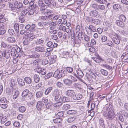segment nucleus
Here are the masks:
<instances>
[{
	"mask_svg": "<svg viewBox=\"0 0 128 128\" xmlns=\"http://www.w3.org/2000/svg\"><path fill=\"white\" fill-rule=\"evenodd\" d=\"M108 104L110 109L106 105L103 108L102 112L106 119L112 121L115 117V111L114 109L112 107V102H110Z\"/></svg>",
	"mask_w": 128,
	"mask_h": 128,
	"instance_id": "f257e3e1",
	"label": "nucleus"
},
{
	"mask_svg": "<svg viewBox=\"0 0 128 128\" xmlns=\"http://www.w3.org/2000/svg\"><path fill=\"white\" fill-rule=\"evenodd\" d=\"M120 36L117 34H115L112 39L113 42L117 44H119L120 42Z\"/></svg>",
	"mask_w": 128,
	"mask_h": 128,
	"instance_id": "f03ea898",
	"label": "nucleus"
},
{
	"mask_svg": "<svg viewBox=\"0 0 128 128\" xmlns=\"http://www.w3.org/2000/svg\"><path fill=\"white\" fill-rule=\"evenodd\" d=\"M54 95L55 96L54 99L56 101L60 100L61 99V97L59 94V92L58 90H55L54 92Z\"/></svg>",
	"mask_w": 128,
	"mask_h": 128,
	"instance_id": "7ed1b4c3",
	"label": "nucleus"
},
{
	"mask_svg": "<svg viewBox=\"0 0 128 128\" xmlns=\"http://www.w3.org/2000/svg\"><path fill=\"white\" fill-rule=\"evenodd\" d=\"M76 73L77 75L74 72L72 73V74L74 76H76V78H82L84 76V74L80 70L78 69L76 70Z\"/></svg>",
	"mask_w": 128,
	"mask_h": 128,
	"instance_id": "20e7f679",
	"label": "nucleus"
},
{
	"mask_svg": "<svg viewBox=\"0 0 128 128\" xmlns=\"http://www.w3.org/2000/svg\"><path fill=\"white\" fill-rule=\"evenodd\" d=\"M66 95L70 97H72L75 94V92L72 90H69L66 92Z\"/></svg>",
	"mask_w": 128,
	"mask_h": 128,
	"instance_id": "39448f33",
	"label": "nucleus"
},
{
	"mask_svg": "<svg viewBox=\"0 0 128 128\" xmlns=\"http://www.w3.org/2000/svg\"><path fill=\"white\" fill-rule=\"evenodd\" d=\"M4 56L3 57L5 58L6 59H8L10 57V56H13L12 54H11L10 52L9 51L6 52V50L3 51Z\"/></svg>",
	"mask_w": 128,
	"mask_h": 128,
	"instance_id": "423d86ee",
	"label": "nucleus"
},
{
	"mask_svg": "<svg viewBox=\"0 0 128 128\" xmlns=\"http://www.w3.org/2000/svg\"><path fill=\"white\" fill-rule=\"evenodd\" d=\"M44 108H46L43 105L41 102L38 101V102L36 105V108L38 110H42L44 108Z\"/></svg>",
	"mask_w": 128,
	"mask_h": 128,
	"instance_id": "0eeeda50",
	"label": "nucleus"
},
{
	"mask_svg": "<svg viewBox=\"0 0 128 128\" xmlns=\"http://www.w3.org/2000/svg\"><path fill=\"white\" fill-rule=\"evenodd\" d=\"M82 97L83 96L80 94H75L73 96L72 98L74 100H80Z\"/></svg>",
	"mask_w": 128,
	"mask_h": 128,
	"instance_id": "6e6552de",
	"label": "nucleus"
},
{
	"mask_svg": "<svg viewBox=\"0 0 128 128\" xmlns=\"http://www.w3.org/2000/svg\"><path fill=\"white\" fill-rule=\"evenodd\" d=\"M35 38V36L32 33H30L29 34H28L24 36V38H27L29 39L30 40H33Z\"/></svg>",
	"mask_w": 128,
	"mask_h": 128,
	"instance_id": "1a4fd4ad",
	"label": "nucleus"
},
{
	"mask_svg": "<svg viewBox=\"0 0 128 128\" xmlns=\"http://www.w3.org/2000/svg\"><path fill=\"white\" fill-rule=\"evenodd\" d=\"M14 5L15 6L16 10L17 9H19L22 8V3L18 2L17 1H16L15 2Z\"/></svg>",
	"mask_w": 128,
	"mask_h": 128,
	"instance_id": "9d476101",
	"label": "nucleus"
},
{
	"mask_svg": "<svg viewBox=\"0 0 128 128\" xmlns=\"http://www.w3.org/2000/svg\"><path fill=\"white\" fill-rule=\"evenodd\" d=\"M38 5L42 7V9L43 10H45L46 8L47 7L46 5H45L42 0H39L38 2Z\"/></svg>",
	"mask_w": 128,
	"mask_h": 128,
	"instance_id": "9b49d317",
	"label": "nucleus"
},
{
	"mask_svg": "<svg viewBox=\"0 0 128 128\" xmlns=\"http://www.w3.org/2000/svg\"><path fill=\"white\" fill-rule=\"evenodd\" d=\"M8 42L9 43H14L16 42V39L15 38L13 37H9L7 38Z\"/></svg>",
	"mask_w": 128,
	"mask_h": 128,
	"instance_id": "f8f14e48",
	"label": "nucleus"
},
{
	"mask_svg": "<svg viewBox=\"0 0 128 128\" xmlns=\"http://www.w3.org/2000/svg\"><path fill=\"white\" fill-rule=\"evenodd\" d=\"M116 23L118 26L122 27H123L124 26V22L122 21L119 20H117L116 21Z\"/></svg>",
	"mask_w": 128,
	"mask_h": 128,
	"instance_id": "ddd939ff",
	"label": "nucleus"
},
{
	"mask_svg": "<svg viewBox=\"0 0 128 128\" xmlns=\"http://www.w3.org/2000/svg\"><path fill=\"white\" fill-rule=\"evenodd\" d=\"M34 50L36 51L39 52H42L44 50V48L42 46H36Z\"/></svg>",
	"mask_w": 128,
	"mask_h": 128,
	"instance_id": "4468645a",
	"label": "nucleus"
},
{
	"mask_svg": "<svg viewBox=\"0 0 128 128\" xmlns=\"http://www.w3.org/2000/svg\"><path fill=\"white\" fill-rule=\"evenodd\" d=\"M68 78H69L70 80H72V82H76L77 80L76 77L74 76L72 74L68 76Z\"/></svg>",
	"mask_w": 128,
	"mask_h": 128,
	"instance_id": "2eb2a0df",
	"label": "nucleus"
},
{
	"mask_svg": "<svg viewBox=\"0 0 128 128\" xmlns=\"http://www.w3.org/2000/svg\"><path fill=\"white\" fill-rule=\"evenodd\" d=\"M90 16H96L98 14V12L96 10L91 11L90 12Z\"/></svg>",
	"mask_w": 128,
	"mask_h": 128,
	"instance_id": "dca6fc26",
	"label": "nucleus"
},
{
	"mask_svg": "<svg viewBox=\"0 0 128 128\" xmlns=\"http://www.w3.org/2000/svg\"><path fill=\"white\" fill-rule=\"evenodd\" d=\"M10 86L12 87V89H13L15 87L16 84V82L14 79H12L11 80L10 83Z\"/></svg>",
	"mask_w": 128,
	"mask_h": 128,
	"instance_id": "f3484780",
	"label": "nucleus"
},
{
	"mask_svg": "<svg viewBox=\"0 0 128 128\" xmlns=\"http://www.w3.org/2000/svg\"><path fill=\"white\" fill-rule=\"evenodd\" d=\"M104 59L108 63H112L113 62V60L108 56H105Z\"/></svg>",
	"mask_w": 128,
	"mask_h": 128,
	"instance_id": "a211bd4d",
	"label": "nucleus"
},
{
	"mask_svg": "<svg viewBox=\"0 0 128 128\" xmlns=\"http://www.w3.org/2000/svg\"><path fill=\"white\" fill-rule=\"evenodd\" d=\"M64 83L66 84L70 85L72 84V80L66 78L63 80Z\"/></svg>",
	"mask_w": 128,
	"mask_h": 128,
	"instance_id": "6ab92c4d",
	"label": "nucleus"
},
{
	"mask_svg": "<svg viewBox=\"0 0 128 128\" xmlns=\"http://www.w3.org/2000/svg\"><path fill=\"white\" fill-rule=\"evenodd\" d=\"M23 38L24 40L23 41V44L25 45H26L28 44L30 42L32 41L29 39L27 38H24V36L23 37Z\"/></svg>",
	"mask_w": 128,
	"mask_h": 128,
	"instance_id": "aec40b11",
	"label": "nucleus"
},
{
	"mask_svg": "<svg viewBox=\"0 0 128 128\" xmlns=\"http://www.w3.org/2000/svg\"><path fill=\"white\" fill-rule=\"evenodd\" d=\"M42 101L44 103L43 105L44 106L46 109H48L47 105L48 104V99L44 98L42 100Z\"/></svg>",
	"mask_w": 128,
	"mask_h": 128,
	"instance_id": "412c9836",
	"label": "nucleus"
},
{
	"mask_svg": "<svg viewBox=\"0 0 128 128\" xmlns=\"http://www.w3.org/2000/svg\"><path fill=\"white\" fill-rule=\"evenodd\" d=\"M119 20L120 21L124 22H125L126 20V18L125 16L123 14H121L118 17Z\"/></svg>",
	"mask_w": 128,
	"mask_h": 128,
	"instance_id": "4be33fe9",
	"label": "nucleus"
},
{
	"mask_svg": "<svg viewBox=\"0 0 128 128\" xmlns=\"http://www.w3.org/2000/svg\"><path fill=\"white\" fill-rule=\"evenodd\" d=\"M24 80L26 83L28 84H30L32 82V79L30 77H26L24 78Z\"/></svg>",
	"mask_w": 128,
	"mask_h": 128,
	"instance_id": "5701e85b",
	"label": "nucleus"
},
{
	"mask_svg": "<svg viewBox=\"0 0 128 128\" xmlns=\"http://www.w3.org/2000/svg\"><path fill=\"white\" fill-rule=\"evenodd\" d=\"M29 92V90L28 89L25 90L22 92V97L26 96L28 94Z\"/></svg>",
	"mask_w": 128,
	"mask_h": 128,
	"instance_id": "b1692460",
	"label": "nucleus"
},
{
	"mask_svg": "<svg viewBox=\"0 0 128 128\" xmlns=\"http://www.w3.org/2000/svg\"><path fill=\"white\" fill-rule=\"evenodd\" d=\"M91 21L92 23L96 24H99L100 23V20L98 19L92 18V19Z\"/></svg>",
	"mask_w": 128,
	"mask_h": 128,
	"instance_id": "393cba45",
	"label": "nucleus"
},
{
	"mask_svg": "<svg viewBox=\"0 0 128 128\" xmlns=\"http://www.w3.org/2000/svg\"><path fill=\"white\" fill-rule=\"evenodd\" d=\"M70 107V106L68 104H64L62 108L64 110H66L69 109Z\"/></svg>",
	"mask_w": 128,
	"mask_h": 128,
	"instance_id": "a878e982",
	"label": "nucleus"
},
{
	"mask_svg": "<svg viewBox=\"0 0 128 128\" xmlns=\"http://www.w3.org/2000/svg\"><path fill=\"white\" fill-rule=\"evenodd\" d=\"M43 92L41 91H38L36 94V96L38 98H41L42 96Z\"/></svg>",
	"mask_w": 128,
	"mask_h": 128,
	"instance_id": "bb28decb",
	"label": "nucleus"
},
{
	"mask_svg": "<svg viewBox=\"0 0 128 128\" xmlns=\"http://www.w3.org/2000/svg\"><path fill=\"white\" fill-rule=\"evenodd\" d=\"M85 28L88 34L89 35L92 34V32L90 26H86Z\"/></svg>",
	"mask_w": 128,
	"mask_h": 128,
	"instance_id": "cd10ccee",
	"label": "nucleus"
},
{
	"mask_svg": "<svg viewBox=\"0 0 128 128\" xmlns=\"http://www.w3.org/2000/svg\"><path fill=\"white\" fill-rule=\"evenodd\" d=\"M34 82L36 83H38L40 80L39 76L37 74H35L34 76Z\"/></svg>",
	"mask_w": 128,
	"mask_h": 128,
	"instance_id": "c85d7f7f",
	"label": "nucleus"
},
{
	"mask_svg": "<svg viewBox=\"0 0 128 128\" xmlns=\"http://www.w3.org/2000/svg\"><path fill=\"white\" fill-rule=\"evenodd\" d=\"M62 121V120L61 118H57L54 119H53L52 120H51L50 121L51 122H53L56 123H58Z\"/></svg>",
	"mask_w": 128,
	"mask_h": 128,
	"instance_id": "c756f323",
	"label": "nucleus"
},
{
	"mask_svg": "<svg viewBox=\"0 0 128 128\" xmlns=\"http://www.w3.org/2000/svg\"><path fill=\"white\" fill-rule=\"evenodd\" d=\"M16 46H13V47L12 48L11 51L10 52L11 54H12L13 56H14L16 53Z\"/></svg>",
	"mask_w": 128,
	"mask_h": 128,
	"instance_id": "7c9ffc66",
	"label": "nucleus"
},
{
	"mask_svg": "<svg viewBox=\"0 0 128 128\" xmlns=\"http://www.w3.org/2000/svg\"><path fill=\"white\" fill-rule=\"evenodd\" d=\"M6 30L4 28V26H0V35L4 34L6 32Z\"/></svg>",
	"mask_w": 128,
	"mask_h": 128,
	"instance_id": "2f4dec72",
	"label": "nucleus"
},
{
	"mask_svg": "<svg viewBox=\"0 0 128 128\" xmlns=\"http://www.w3.org/2000/svg\"><path fill=\"white\" fill-rule=\"evenodd\" d=\"M117 116L119 118L120 120L122 122H123L124 121V119L123 116L120 113H118L117 114Z\"/></svg>",
	"mask_w": 128,
	"mask_h": 128,
	"instance_id": "473e14b6",
	"label": "nucleus"
},
{
	"mask_svg": "<svg viewBox=\"0 0 128 128\" xmlns=\"http://www.w3.org/2000/svg\"><path fill=\"white\" fill-rule=\"evenodd\" d=\"M19 94V92L18 91H16L14 92L13 96V98L14 99H16L18 97Z\"/></svg>",
	"mask_w": 128,
	"mask_h": 128,
	"instance_id": "72a5a7b5",
	"label": "nucleus"
},
{
	"mask_svg": "<svg viewBox=\"0 0 128 128\" xmlns=\"http://www.w3.org/2000/svg\"><path fill=\"white\" fill-rule=\"evenodd\" d=\"M61 100L64 102H69L70 100L69 98L66 97H62L61 98Z\"/></svg>",
	"mask_w": 128,
	"mask_h": 128,
	"instance_id": "f704fd0d",
	"label": "nucleus"
},
{
	"mask_svg": "<svg viewBox=\"0 0 128 128\" xmlns=\"http://www.w3.org/2000/svg\"><path fill=\"white\" fill-rule=\"evenodd\" d=\"M14 27L15 31L17 32H18L19 31V25L15 23L14 24Z\"/></svg>",
	"mask_w": 128,
	"mask_h": 128,
	"instance_id": "c9c22d12",
	"label": "nucleus"
},
{
	"mask_svg": "<svg viewBox=\"0 0 128 128\" xmlns=\"http://www.w3.org/2000/svg\"><path fill=\"white\" fill-rule=\"evenodd\" d=\"M17 80L18 81V83L21 86L24 85L25 82L22 80L18 78L17 79Z\"/></svg>",
	"mask_w": 128,
	"mask_h": 128,
	"instance_id": "e433bc0d",
	"label": "nucleus"
},
{
	"mask_svg": "<svg viewBox=\"0 0 128 128\" xmlns=\"http://www.w3.org/2000/svg\"><path fill=\"white\" fill-rule=\"evenodd\" d=\"M100 72L102 75L105 76H107L108 74V72L107 71L104 69L101 70Z\"/></svg>",
	"mask_w": 128,
	"mask_h": 128,
	"instance_id": "4c0bfd02",
	"label": "nucleus"
},
{
	"mask_svg": "<svg viewBox=\"0 0 128 128\" xmlns=\"http://www.w3.org/2000/svg\"><path fill=\"white\" fill-rule=\"evenodd\" d=\"M113 8L115 10H117L120 8V7L119 4H115L113 5Z\"/></svg>",
	"mask_w": 128,
	"mask_h": 128,
	"instance_id": "58836bf2",
	"label": "nucleus"
},
{
	"mask_svg": "<svg viewBox=\"0 0 128 128\" xmlns=\"http://www.w3.org/2000/svg\"><path fill=\"white\" fill-rule=\"evenodd\" d=\"M26 110V108L25 107L22 106L19 107L18 108V110L19 112H24Z\"/></svg>",
	"mask_w": 128,
	"mask_h": 128,
	"instance_id": "ea45409f",
	"label": "nucleus"
},
{
	"mask_svg": "<svg viewBox=\"0 0 128 128\" xmlns=\"http://www.w3.org/2000/svg\"><path fill=\"white\" fill-rule=\"evenodd\" d=\"M1 120L0 123L2 124H3L6 122L7 121V118L6 116L4 117H2V118H1Z\"/></svg>",
	"mask_w": 128,
	"mask_h": 128,
	"instance_id": "a19ab883",
	"label": "nucleus"
},
{
	"mask_svg": "<svg viewBox=\"0 0 128 128\" xmlns=\"http://www.w3.org/2000/svg\"><path fill=\"white\" fill-rule=\"evenodd\" d=\"M50 5H52L53 6H54L56 5V4L54 0H48V7Z\"/></svg>",
	"mask_w": 128,
	"mask_h": 128,
	"instance_id": "79ce46f5",
	"label": "nucleus"
},
{
	"mask_svg": "<svg viewBox=\"0 0 128 128\" xmlns=\"http://www.w3.org/2000/svg\"><path fill=\"white\" fill-rule=\"evenodd\" d=\"M44 42L43 40L42 39H41L37 40L36 42L37 45H42L43 44Z\"/></svg>",
	"mask_w": 128,
	"mask_h": 128,
	"instance_id": "37998d69",
	"label": "nucleus"
},
{
	"mask_svg": "<svg viewBox=\"0 0 128 128\" xmlns=\"http://www.w3.org/2000/svg\"><path fill=\"white\" fill-rule=\"evenodd\" d=\"M9 7L10 9L12 10L13 11H15L16 10L14 5V6L13 4H9Z\"/></svg>",
	"mask_w": 128,
	"mask_h": 128,
	"instance_id": "c03bdc74",
	"label": "nucleus"
},
{
	"mask_svg": "<svg viewBox=\"0 0 128 128\" xmlns=\"http://www.w3.org/2000/svg\"><path fill=\"white\" fill-rule=\"evenodd\" d=\"M6 102L7 100L4 97H1L0 98V103H3L6 104V103H7Z\"/></svg>",
	"mask_w": 128,
	"mask_h": 128,
	"instance_id": "a18cd8bd",
	"label": "nucleus"
},
{
	"mask_svg": "<svg viewBox=\"0 0 128 128\" xmlns=\"http://www.w3.org/2000/svg\"><path fill=\"white\" fill-rule=\"evenodd\" d=\"M9 34L11 35H14L15 34V31L12 29L10 28L8 30Z\"/></svg>",
	"mask_w": 128,
	"mask_h": 128,
	"instance_id": "49530a36",
	"label": "nucleus"
},
{
	"mask_svg": "<svg viewBox=\"0 0 128 128\" xmlns=\"http://www.w3.org/2000/svg\"><path fill=\"white\" fill-rule=\"evenodd\" d=\"M28 14L30 15H32L35 12V9H32L29 10H28Z\"/></svg>",
	"mask_w": 128,
	"mask_h": 128,
	"instance_id": "de8ad7c7",
	"label": "nucleus"
},
{
	"mask_svg": "<svg viewBox=\"0 0 128 128\" xmlns=\"http://www.w3.org/2000/svg\"><path fill=\"white\" fill-rule=\"evenodd\" d=\"M84 39L86 42H88L90 40V38L87 35H85L84 37Z\"/></svg>",
	"mask_w": 128,
	"mask_h": 128,
	"instance_id": "09e8293b",
	"label": "nucleus"
},
{
	"mask_svg": "<svg viewBox=\"0 0 128 128\" xmlns=\"http://www.w3.org/2000/svg\"><path fill=\"white\" fill-rule=\"evenodd\" d=\"M28 11L27 10H23L21 12V16H24L28 12Z\"/></svg>",
	"mask_w": 128,
	"mask_h": 128,
	"instance_id": "8fccbe9b",
	"label": "nucleus"
},
{
	"mask_svg": "<svg viewBox=\"0 0 128 128\" xmlns=\"http://www.w3.org/2000/svg\"><path fill=\"white\" fill-rule=\"evenodd\" d=\"M57 31L56 30L54 29L52 30H48V33L49 34H56L57 32Z\"/></svg>",
	"mask_w": 128,
	"mask_h": 128,
	"instance_id": "3c124183",
	"label": "nucleus"
},
{
	"mask_svg": "<svg viewBox=\"0 0 128 128\" xmlns=\"http://www.w3.org/2000/svg\"><path fill=\"white\" fill-rule=\"evenodd\" d=\"M104 24L106 26V27H110L111 26V23L110 22L108 21H106Z\"/></svg>",
	"mask_w": 128,
	"mask_h": 128,
	"instance_id": "603ef678",
	"label": "nucleus"
},
{
	"mask_svg": "<svg viewBox=\"0 0 128 128\" xmlns=\"http://www.w3.org/2000/svg\"><path fill=\"white\" fill-rule=\"evenodd\" d=\"M75 119V118L74 117H70L68 119V122L69 123L71 122L74 121Z\"/></svg>",
	"mask_w": 128,
	"mask_h": 128,
	"instance_id": "864d4df0",
	"label": "nucleus"
},
{
	"mask_svg": "<svg viewBox=\"0 0 128 128\" xmlns=\"http://www.w3.org/2000/svg\"><path fill=\"white\" fill-rule=\"evenodd\" d=\"M54 107L52 106H52L51 108V109L50 108V107L48 106V112L50 110V113H52V114L53 115V117H54V112L53 110V108Z\"/></svg>",
	"mask_w": 128,
	"mask_h": 128,
	"instance_id": "5fc2aeb1",
	"label": "nucleus"
},
{
	"mask_svg": "<svg viewBox=\"0 0 128 128\" xmlns=\"http://www.w3.org/2000/svg\"><path fill=\"white\" fill-rule=\"evenodd\" d=\"M28 30H22L20 32V33L21 34H24L26 35L27 34L28 32Z\"/></svg>",
	"mask_w": 128,
	"mask_h": 128,
	"instance_id": "6e6d98bb",
	"label": "nucleus"
},
{
	"mask_svg": "<svg viewBox=\"0 0 128 128\" xmlns=\"http://www.w3.org/2000/svg\"><path fill=\"white\" fill-rule=\"evenodd\" d=\"M63 115V113L62 112H59L56 114V116L57 117H61Z\"/></svg>",
	"mask_w": 128,
	"mask_h": 128,
	"instance_id": "4d7b16f0",
	"label": "nucleus"
},
{
	"mask_svg": "<svg viewBox=\"0 0 128 128\" xmlns=\"http://www.w3.org/2000/svg\"><path fill=\"white\" fill-rule=\"evenodd\" d=\"M103 66L104 68L109 70H110L112 68L111 66L106 64H103Z\"/></svg>",
	"mask_w": 128,
	"mask_h": 128,
	"instance_id": "13d9d810",
	"label": "nucleus"
},
{
	"mask_svg": "<svg viewBox=\"0 0 128 128\" xmlns=\"http://www.w3.org/2000/svg\"><path fill=\"white\" fill-rule=\"evenodd\" d=\"M38 24L39 26H42L46 25L47 24V23L44 22H41L38 23Z\"/></svg>",
	"mask_w": 128,
	"mask_h": 128,
	"instance_id": "bf43d9fd",
	"label": "nucleus"
},
{
	"mask_svg": "<svg viewBox=\"0 0 128 128\" xmlns=\"http://www.w3.org/2000/svg\"><path fill=\"white\" fill-rule=\"evenodd\" d=\"M7 106L8 105L7 103H6V104L4 103V104H0V107L3 109L6 108Z\"/></svg>",
	"mask_w": 128,
	"mask_h": 128,
	"instance_id": "052dcab7",
	"label": "nucleus"
},
{
	"mask_svg": "<svg viewBox=\"0 0 128 128\" xmlns=\"http://www.w3.org/2000/svg\"><path fill=\"white\" fill-rule=\"evenodd\" d=\"M60 72L58 70H57L54 73L53 76L54 77H58V75L60 73Z\"/></svg>",
	"mask_w": 128,
	"mask_h": 128,
	"instance_id": "680f3d73",
	"label": "nucleus"
},
{
	"mask_svg": "<svg viewBox=\"0 0 128 128\" xmlns=\"http://www.w3.org/2000/svg\"><path fill=\"white\" fill-rule=\"evenodd\" d=\"M89 26H90V28L92 32H95L96 31V29L94 26H93L92 25H90Z\"/></svg>",
	"mask_w": 128,
	"mask_h": 128,
	"instance_id": "e2e57ef3",
	"label": "nucleus"
},
{
	"mask_svg": "<svg viewBox=\"0 0 128 128\" xmlns=\"http://www.w3.org/2000/svg\"><path fill=\"white\" fill-rule=\"evenodd\" d=\"M14 126L16 127H20V123L18 122H15L13 124Z\"/></svg>",
	"mask_w": 128,
	"mask_h": 128,
	"instance_id": "0e129e2a",
	"label": "nucleus"
},
{
	"mask_svg": "<svg viewBox=\"0 0 128 128\" xmlns=\"http://www.w3.org/2000/svg\"><path fill=\"white\" fill-rule=\"evenodd\" d=\"M94 0L100 4H104L106 2V0Z\"/></svg>",
	"mask_w": 128,
	"mask_h": 128,
	"instance_id": "69168bd1",
	"label": "nucleus"
},
{
	"mask_svg": "<svg viewBox=\"0 0 128 128\" xmlns=\"http://www.w3.org/2000/svg\"><path fill=\"white\" fill-rule=\"evenodd\" d=\"M42 69L40 67H38L35 69V71L36 72L38 73H40Z\"/></svg>",
	"mask_w": 128,
	"mask_h": 128,
	"instance_id": "338daca9",
	"label": "nucleus"
},
{
	"mask_svg": "<svg viewBox=\"0 0 128 128\" xmlns=\"http://www.w3.org/2000/svg\"><path fill=\"white\" fill-rule=\"evenodd\" d=\"M75 112V111L74 110H70L67 111L66 113L68 114H74Z\"/></svg>",
	"mask_w": 128,
	"mask_h": 128,
	"instance_id": "774afa93",
	"label": "nucleus"
}]
</instances>
